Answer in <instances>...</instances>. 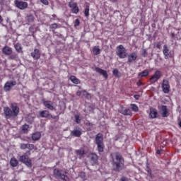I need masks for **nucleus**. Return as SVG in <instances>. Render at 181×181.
Instances as JSON below:
<instances>
[{
  "mask_svg": "<svg viewBox=\"0 0 181 181\" xmlns=\"http://www.w3.org/2000/svg\"><path fill=\"white\" fill-rule=\"evenodd\" d=\"M4 114L6 119H10V118H16L19 115V106L18 103H13L9 107H4Z\"/></svg>",
  "mask_w": 181,
  "mask_h": 181,
  "instance_id": "1",
  "label": "nucleus"
},
{
  "mask_svg": "<svg viewBox=\"0 0 181 181\" xmlns=\"http://www.w3.org/2000/svg\"><path fill=\"white\" fill-rule=\"evenodd\" d=\"M112 166L115 172H120L124 169V158L118 153L115 154V158H112Z\"/></svg>",
  "mask_w": 181,
  "mask_h": 181,
  "instance_id": "2",
  "label": "nucleus"
},
{
  "mask_svg": "<svg viewBox=\"0 0 181 181\" xmlns=\"http://www.w3.org/2000/svg\"><path fill=\"white\" fill-rule=\"evenodd\" d=\"M95 144L97 145V151L99 153L104 152L105 145L104 144V136L103 134L98 133L95 138Z\"/></svg>",
  "mask_w": 181,
  "mask_h": 181,
  "instance_id": "3",
  "label": "nucleus"
},
{
  "mask_svg": "<svg viewBox=\"0 0 181 181\" xmlns=\"http://www.w3.org/2000/svg\"><path fill=\"white\" fill-rule=\"evenodd\" d=\"M67 173H69L67 170L55 168L53 170V175L55 179H60L61 180L64 181H67V179H69V177H67Z\"/></svg>",
  "mask_w": 181,
  "mask_h": 181,
  "instance_id": "4",
  "label": "nucleus"
},
{
  "mask_svg": "<svg viewBox=\"0 0 181 181\" xmlns=\"http://www.w3.org/2000/svg\"><path fill=\"white\" fill-rule=\"evenodd\" d=\"M29 156H30V151H26L23 156H20L19 160L28 168H32V160L29 158Z\"/></svg>",
  "mask_w": 181,
  "mask_h": 181,
  "instance_id": "5",
  "label": "nucleus"
},
{
  "mask_svg": "<svg viewBox=\"0 0 181 181\" xmlns=\"http://www.w3.org/2000/svg\"><path fill=\"white\" fill-rule=\"evenodd\" d=\"M116 54L119 59H125L127 57V49L124 47V45H120L116 47Z\"/></svg>",
  "mask_w": 181,
  "mask_h": 181,
  "instance_id": "6",
  "label": "nucleus"
},
{
  "mask_svg": "<svg viewBox=\"0 0 181 181\" xmlns=\"http://www.w3.org/2000/svg\"><path fill=\"white\" fill-rule=\"evenodd\" d=\"M14 5L18 9H21V11H24V9H26L28 6V2L22 1L21 0H15L14 1Z\"/></svg>",
  "mask_w": 181,
  "mask_h": 181,
  "instance_id": "7",
  "label": "nucleus"
},
{
  "mask_svg": "<svg viewBox=\"0 0 181 181\" xmlns=\"http://www.w3.org/2000/svg\"><path fill=\"white\" fill-rule=\"evenodd\" d=\"M162 77V72L159 70L155 71L154 74L150 78V83L153 84L158 81Z\"/></svg>",
  "mask_w": 181,
  "mask_h": 181,
  "instance_id": "8",
  "label": "nucleus"
},
{
  "mask_svg": "<svg viewBox=\"0 0 181 181\" xmlns=\"http://www.w3.org/2000/svg\"><path fill=\"white\" fill-rule=\"evenodd\" d=\"M16 84V81H7L4 86V90L6 92L11 91L13 87H15Z\"/></svg>",
  "mask_w": 181,
  "mask_h": 181,
  "instance_id": "9",
  "label": "nucleus"
},
{
  "mask_svg": "<svg viewBox=\"0 0 181 181\" xmlns=\"http://www.w3.org/2000/svg\"><path fill=\"white\" fill-rule=\"evenodd\" d=\"M162 88H163V93H165V94L169 93V91L170 90V85H169V81H168L166 79L163 80Z\"/></svg>",
  "mask_w": 181,
  "mask_h": 181,
  "instance_id": "10",
  "label": "nucleus"
},
{
  "mask_svg": "<svg viewBox=\"0 0 181 181\" xmlns=\"http://www.w3.org/2000/svg\"><path fill=\"white\" fill-rule=\"evenodd\" d=\"M163 53L164 54L165 59H169V57H172V51L169 49V47L167 45H163Z\"/></svg>",
  "mask_w": 181,
  "mask_h": 181,
  "instance_id": "11",
  "label": "nucleus"
},
{
  "mask_svg": "<svg viewBox=\"0 0 181 181\" xmlns=\"http://www.w3.org/2000/svg\"><path fill=\"white\" fill-rule=\"evenodd\" d=\"M69 6L71 8L72 13H78L80 10L78 9V6H77V3L69 2Z\"/></svg>",
  "mask_w": 181,
  "mask_h": 181,
  "instance_id": "12",
  "label": "nucleus"
},
{
  "mask_svg": "<svg viewBox=\"0 0 181 181\" xmlns=\"http://www.w3.org/2000/svg\"><path fill=\"white\" fill-rule=\"evenodd\" d=\"M137 57H138V55L136 54V52H132L128 56L127 64H131V63H134V62L136 60Z\"/></svg>",
  "mask_w": 181,
  "mask_h": 181,
  "instance_id": "13",
  "label": "nucleus"
},
{
  "mask_svg": "<svg viewBox=\"0 0 181 181\" xmlns=\"http://www.w3.org/2000/svg\"><path fill=\"white\" fill-rule=\"evenodd\" d=\"M83 134L81 129H75L71 131V136H75L76 138H80Z\"/></svg>",
  "mask_w": 181,
  "mask_h": 181,
  "instance_id": "14",
  "label": "nucleus"
},
{
  "mask_svg": "<svg viewBox=\"0 0 181 181\" xmlns=\"http://www.w3.org/2000/svg\"><path fill=\"white\" fill-rule=\"evenodd\" d=\"M12 48L9 46H5L4 47L2 48V53L3 54H5V56H11L13 53Z\"/></svg>",
  "mask_w": 181,
  "mask_h": 181,
  "instance_id": "15",
  "label": "nucleus"
},
{
  "mask_svg": "<svg viewBox=\"0 0 181 181\" xmlns=\"http://www.w3.org/2000/svg\"><path fill=\"white\" fill-rule=\"evenodd\" d=\"M158 110L155 108H150L149 118H151V119H154V118H158Z\"/></svg>",
  "mask_w": 181,
  "mask_h": 181,
  "instance_id": "16",
  "label": "nucleus"
},
{
  "mask_svg": "<svg viewBox=\"0 0 181 181\" xmlns=\"http://www.w3.org/2000/svg\"><path fill=\"white\" fill-rule=\"evenodd\" d=\"M95 70L96 73H99V74H101V76H103L105 78H108V73H107V71L99 67H96Z\"/></svg>",
  "mask_w": 181,
  "mask_h": 181,
  "instance_id": "17",
  "label": "nucleus"
},
{
  "mask_svg": "<svg viewBox=\"0 0 181 181\" xmlns=\"http://www.w3.org/2000/svg\"><path fill=\"white\" fill-rule=\"evenodd\" d=\"M95 70L96 73H99V74H101V76H103L105 78H108V73H107V71L99 67H96Z\"/></svg>",
  "mask_w": 181,
  "mask_h": 181,
  "instance_id": "18",
  "label": "nucleus"
},
{
  "mask_svg": "<svg viewBox=\"0 0 181 181\" xmlns=\"http://www.w3.org/2000/svg\"><path fill=\"white\" fill-rule=\"evenodd\" d=\"M95 70L96 73H99V74H101V76H103L105 78H108V73H107V71L99 67H96Z\"/></svg>",
  "mask_w": 181,
  "mask_h": 181,
  "instance_id": "19",
  "label": "nucleus"
},
{
  "mask_svg": "<svg viewBox=\"0 0 181 181\" xmlns=\"http://www.w3.org/2000/svg\"><path fill=\"white\" fill-rule=\"evenodd\" d=\"M31 56L34 60H39L40 59V51L37 49H35L33 52H31Z\"/></svg>",
  "mask_w": 181,
  "mask_h": 181,
  "instance_id": "20",
  "label": "nucleus"
},
{
  "mask_svg": "<svg viewBox=\"0 0 181 181\" xmlns=\"http://www.w3.org/2000/svg\"><path fill=\"white\" fill-rule=\"evenodd\" d=\"M43 104L45 107H46V108H47L48 110H50L51 111H53V110H54V107L53 106V102L50 100H45L43 102Z\"/></svg>",
  "mask_w": 181,
  "mask_h": 181,
  "instance_id": "21",
  "label": "nucleus"
},
{
  "mask_svg": "<svg viewBox=\"0 0 181 181\" xmlns=\"http://www.w3.org/2000/svg\"><path fill=\"white\" fill-rule=\"evenodd\" d=\"M161 111H162V117H163V118H166V117H169V112H168V107L165 105L161 106Z\"/></svg>",
  "mask_w": 181,
  "mask_h": 181,
  "instance_id": "22",
  "label": "nucleus"
},
{
  "mask_svg": "<svg viewBox=\"0 0 181 181\" xmlns=\"http://www.w3.org/2000/svg\"><path fill=\"white\" fill-rule=\"evenodd\" d=\"M119 113L122 114V115H129L130 117L132 116V112H131V110L128 108L122 109L119 111Z\"/></svg>",
  "mask_w": 181,
  "mask_h": 181,
  "instance_id": "23",
  "label": "nucleus"
},
{
  "mask_svg": "<svg viewBox=\"0 0 181 181\" xmlns=\"http://www.w3.org/2000/svg\"><path fill=\"white\" fill-rule=\"evenodd\" d=\"M148 76H149V71L146 69L139 74L138 78H144V77H148Z\"/></svg>",
  "mask_w": 181,
  "mask_h": 181,
  "instance_id": "24",
  "label": "nucleus"
},
{
  "mask_svg": "<svg viewBox=\"0 0 181 181\" xmlns=\"http://www.w3.org/2000/svg\"><path fill=\"white\" fill-rule=\"evenodd\" d=\"M40 136H42L40 132H37L33 134L32 139L33 141H39V139H40Z\"/></svg>",
  "mask_w": 181,
  "mask_h": 181,
  "instance_id": "25",
  "label": "nucleus"
},
{
  "mask_svg": "<svg viewBox=\"0 0 181 181\" xmlns=\"http://www.w3.org/2000/svg\"><path fill=\"white\" fill-rule=\"evenodd\" d=\"M76 153L78 156H79V158L81 159L82 158H84V155H86V151L83 149H78L76 150Z\"/></svg>",
  "mask_w": 181,
  "mask_h": 181,
  "instance_id": "26",
  "label": "nucleus"
},
{
  "mask_svg": "<svg viewBox=\"0 0 181 181\" xmlns=\"http://www.w3.org/2000/svg\"><path fill=\"white\" fill-rule=\"evenodd\" d=\"M18 161L17 160L16 158L13 157L11 158L10 160V165L11 166H12L13 168H16V166H18Z\"/></svg>",
  "mask_w": 181,
  "mask_h": 181,
  "instance_id": "27",
  "label": "nucleus"
},
{
  "mask_svg": "<svg viewBox=\"0 0 181 181\" xmlns=\"http://www.w3.org/2000/svg\"><path fill=\"white\" fill-rule=\"evenodd\" d=\"M25 121L28 124H32L33 121H35V115H27V117H25Z\"/></svg>",
  "mask_w": 181,
  "mask_h": 181,
  "instance_id": "28",
  "label": "nucleus"
},
{
  "mask_svg": "<svg viewBox=\"0 0 181 181\" xmlns=\"http://www.w3.org/2000/svg\"><path fill=\"white\" fill-rule=\"evenodd\" d=\"M69 80H71V81L74 83V84H80V83H81L80 79L77 78V77H76L75 76H71Z\"/></svg>",
  "mask_w": 181,
  "mask_h": 181,
  "instance_id": "29",
  "label": "nucleus"
},
{
  "mask_svg": "<svg viewBox=\"0 0 181 181\" xmlns=\"http://www.w3.org/2000/svg\"><path fill=\"white\" fill-rule=\"evenodd\" d=\"M90 160L92 163L95 164L98 160V156L95 153L90 154Z\"/></svg>",
  "mask_w": 181,
  "mask_h": 181,
  "instance_id": "30",
  "label": "nucleus"
},
{
  "mask_svg": "<svg viewBox=\"0 0 181 181\" xmlns=\"http://www.w3.org/2000/svg\"><path fill=\"white\" fill-rule=\"evenodd\" d=\"M93 54L95 56H98V54H100V53H101V49H100V47L95 46L93 48Z\"/></svg>",
  "mask_w": 181,
  "mask_h": 181,
  "instance_id": "31",
  "label": "nucleus"
},
{
  "mask_svg": "<svg viewBox=\"0 0 181 181\" xmlns=\"http://www.w3.org/2000/svg\"><path fill=\"white\" fill-rule=\"evenodd\" d=\"M49 115V111L47 110L41 111L40 112V117H41L42 118H47Z\"/></svg>",
  "mask_w": 181,
  "mask_h": 181,
  "instance_id": "32",
  "label": "nucleus"
},
{
  "mask_svg": "<svg viewBox=\"0 0 181 181\" xmlns=\"http://www.w3.org/2000/svg\"><path fill=\"white\" fill-rule=\"evenodd\" d=\"M14 47L16 50V52H18V53H23V51H22V45L20 43H17L14 45Z\"/></svg>",
  "mask_w": 181,
  "mask_h": 181,
  "instance_id": "33",
  "label": "nucleus"
},
{
  "mask_svg": "<svg viewBox=\"0 0 181 181\" xmlns=\"http://www.w3.org/2000/svg\"><path fill=\"white\" fill-rule=\"evenodd\" d=\"M130 106L132 107V111L134 112H138L139 111V107L135 104H131Z\"/></svg>",
  "mask_w": 181,
  "mask_h": 181,
  "instance_id": "34",
  "label": "nucleus"
},
{
  "mask_svg": "<svg viewBox=\"0 0 181 181\" xmlns=\"http://www.w3.org/2000/svg\"><path fill=\"white\" fill-rule=\"evenodd\" d=\"M29 129V125L24 124L22 126V131L24 134H28V130Z\"/></svg>",
  "mask_w": 181,
  "mask_h": 181,
  "instance_id": "35",
  "label": "nucleus"
},
{
  "mask_svg": "<svg viewBox=\"0 0 181 181\" xmlns=\"http://www.w3.org/2000/svg\"><path fill=\"white\" fill-rule=\"evenodd\" d=\"M84 15L86 18H88L90 16V7L88 6L85 8Z\"/></svg>",
  "mask_w": 181,
  "mask_h": 181,
  "instance_id": "36",
  "label": "nucleus"
},
{
  "mask_svg": "<svg viewBox=\"0 0 181 181\" xmlns=\"http://www.w3.org/2000/svg\"><path fill=\"white\" fill-rule=\"evenodd\" d=\"M74 118L75 122H76V124H80L81 122V118H80V115H76Z\"/></svg>",
  "mask_w": 181,
  "mask_h": 181,
  "instance_id": "37",
  "label": "nucleus"
},
{
  "mask_svg": "<svg viewBox=\"0 0 181 181\" xmlns=\"http://www.w3.org/2000/svg\"><path fill=\"white\" fill-rule=\"evenodd\" d=\"M27 149H29L30 151H33V149H35V145L27 144Z\"/></svg>",
  "mask_w": 181,
  "mask_h": 181,
  "instance_id": "38",
  "label": "nucleus"
},
{
  "mask_svg": "<svg viewBox=\"0 0 181 181\" xmlns=\"http://www.w3.org/2000/svg\"><path fill=\"white\" fill-rule=\"evenodd\" d=\"M112 74L113 76H115V77H119V71H118V69H114Z\"/></svg>",
  "mask_w": 181,
  "mask_h": 181,
  "instance_id": "39",
  "label": "nucleus"
},
{
  "mask_svg": "<svg viewBox=\"0 0 181 181\" xmlns=\"http://www.w3.org/2000/svg\"><path fill=\"white\" fill-rule=\"evenodd\" d=\"M20 148L21 149H28V144H21Z\"/></svg>",
  "mask_w": 181,
  "mask_h": 181,
  "instance_id": "40",
  "label": "nucleus"
},
{
  "mask_svg": "<svg viewBox=\"0 0 181 181\" xmlns=\"http://www.w3.org/2000/svg\"><path fill=\"white\" fill-rule=\"evenodd\" d=\"M141 55H143L144 57H146V56L148 55V53L146 52V49H142Z\"/></svg>",
  "mask_w": 181,
  "mask_h": 181,
  "instance_id": "41",
  "label": "nucleus"
},
{
  "mask_svg": "<svg viewBox=\"0 0 181 181\" xmlns=\"http://www.w3.org/2000/svg\"><path fill=\"white\" fill-rule=\"evenodd\" d=\"M28 21H29V22H33V21H34V19H35V18H34L33 16H32V15L28 16Z\"/></svg>",
  "mask_w": 181,
  "mask_h": 181,
  "instance_id": "42",
  "label": "nucleus"
},
{
  "mask_svg": "<svg viewBox=\"0 0 181 181\" xmlns=\"http://www.w3.org/2000/svg\"><path fill=\"white\" fill-rule=\"evenodd\" d=\"M51 29H57V23H53L50 25Z\"/></svg>",
  "mask_w": 181,
  "mask_h": 181,
  "instance_id": "43",
  "label": "nucleus"
},
{
  "mask_svg": "<svg viewBox=\"0 0 181 181\" xmlns=\"http://www.w3.org/2000/svg\"><path fill=\"white\" fill-rule=\"evenodd\" d=\"M80 25V21L78 19H76L74 22V26L76 28V26H78Z\"/></svg>",
  "mask_w": 181,
  "mask_h": 181,
  "instance_id": "44",
  "label": "nucleus"
},
{
  "mask_svg": "<svg viewBox=\"0 0 181 181\" xmlns=\"http://www.w3.org/2000/svg\"><path fill=\"white\" fill-rule=\"evenodd\" d=\"M40 2L44 5H49V1L47 0H40Z\"/></svg>",
  "mask_w": 181,
  "mask_h": 181,
  "instance_id": "45",
  "label": "nucleus"
},
{
  "mask_svg": "<svg viewBox=\"0 0 181 181\" xmlns=\"http://www.w3.org/2000/svg\"><path fill=\"white\" fill-rule=\"evenodd\" d=\"M16 57H18V55L13 54H11L10 56V59H11V60H14V59H16Z\"/></svg>",
  "mask_w": 181,
  "mask_h": 181,
  "instance_id": "46",
  "label": "nucleus"
},
{
  "mask_svg": "<svg viewBox=\"0 0 181 181\" xmlns=\"http://www.w3.org/2000/svg\"><path fill=\"white\" fill-rule=\"evenodd\" d=\"M86 125L87 127H93V125H94V124H93V123L90 122H88L86 123Z\"/></svg>",
  "mask_w": 181,
  "mask_h": 181,
  "instance_id": "47",
  "label": "nucleus"
},
{
  "mask_svg": "<svg viewBox=\"0 0 181 181\" xmlns=\"http://www.w3.org/2000/svg\"><path fill=\"white\" fill-rule=\"evenodd\" d=\"M120 181H128V178L125 177H122L121 179H120Z\"/></svg>",
  "mask_w": 181,
  "mask_h": 181,
  "instance_id": "48",
  "label": "nucleus"
},
{
  "mask_svg": "<svg viewBox=\"0 0 181 181\" xmlns=\"http://www.w3.org/2000/svg\"><path fill=\"white\" fill-rule=\"evenodd\" d=\"M137 86L139 87L141 86H142V84H144L141 81H139L137 83H136Z\"/></svg>",
  "mask_w": 181,
  "mask_h": 181,
  "instance_id": "49",
  "label": "nucleus"
},
{
  "mask_svg": "<svg viewBox=\"0 0 181 181\" xmlns=\"http://www.w3.org/2000/svg\"><path fill=\"white\" fill-rule=\"evenodd\" d=\"M76 95H77L78 97H80V95H81V90H78V91L76 92Z\"/></svg>",
  "mask_w": 181,
  "mask_h": 181,
  "instance_id": "50",
  "label": "nucleus"
},
{
  "mask_svg": "<svg viewBox=\"0 0 181 181\" xmlns=\"http://www.w3.org/2000/svg\"><path fill=\"white\" fill-rule=\"evenodd\" d=\"M134 97L136 100H139V95H134Z\"/></svg>",
  "mask_w": 181,
  "mask_h": 181,
  "instance_id": "51",
  "label": "nucleus"
},
{
  "mask_svg": "<svg viewBox=\"0 0 181 181\" xmlns=\"http://www.w3.org/2000/svg\"><path fill=\"white\" fill-rule=\"evenodd\" d=\"M162 152V150H157L156 153L157 155H160V153Z\"/></svg>",
  "mask_w": 181,
  "mask_h": 181,
  "instance_id": "52",
  "label": "nucleus"
},
{
  "mask_svg": "<svg viewBox=\"0 0 181 181\" xmlns=\"http://www.w3.org/2000/svg\"><path fill=\"white\" fill-rule=\"evenodd\" d=\"M2 22H4V18L0 16V23H2Z\"/></svg>",
  "mask_w": 181,
  "mask_h": 181,
  "instance_id": "53",
  "label": "nucleus"
},
{
  "mask_svg": "<svg viewBox=\"0 0 181 181\" xmlns=\"http://www.w3.org/2000/svg\"><path fill=\"white\" fill-rule=\"evenodd\" d=\"M156 48L157 49H160V44H157L156 45Z\"/></svg>",
  "mask_w": 181,
  "mask_h": 181,
  "instance_id": "54",
  "label": "nucleus"
},
{
  "mask_svg": "<svg viewBox=\"0 0 181 181\" xmlns=\"http://www.w3.org/2000/svg\"><path fill=\"white\" fill-rule=\"evenodd\" d=\"M112 2H117L118 0H111Z\"/></svg>",
  "mask_w": 181,
  "mask_h": 181,
  "instance_id": "55",
  "label": "nucleus"
},
{
  "mask_svg": "<svg viewBox=\"0 0 181 181\" xmlns=\"http://www.w3.org/2000/svg\"><path fill=\"white\" fill-rule=\"evenodd\" d=\"M56 16H57L56 14L52 15V18H56Z\"/></svg>",
  "mask_w": 181,
  "mask_h": 181,
  "instance_id": "56",
  "label": "nucleus"
},
{
  "mask_svg": "<svg viewBox=\"0 0 181 181\" xmlns=\"http://www.w3.org/2000/svg\"><path fill=\"white\" fill-rule=\"evenodd\" d=\"M179 126H180V128H181V121L179 122Z\"/></svg>",
  "mask_w": 181,
  "mask_h": 181,
  "instance_id": "57",
  "label": "nucleus"
},
{
  "mask_svg": "<svg viewBox=\"0 0 181 181\" xmlns=\"http://www.w3.org/2000/svg\"><path fill=\"white\" fill-rule=\"evenodd\" d=\"M83 93H86V90H83Z\"/></svg>",
  "mask_w": 181,
  "mask_h": 181,
  "instance_id": "58",
  "label": "nucleus"
},
{
  "mask_svg": "<svg viewBox=\"0 0 181 181\" xmlns=\"http://www.w3.org/2000/svg\"><path fill=\"white\" fill-rule=\"evenodd\" d=\"M172 36H174V35H173V34H172Z\"/></svg>",
  "mask_w": 181,
  "mask_h": 181,
  "instance_id": "59",
  "label": "nucleus"
}]
</instances>
